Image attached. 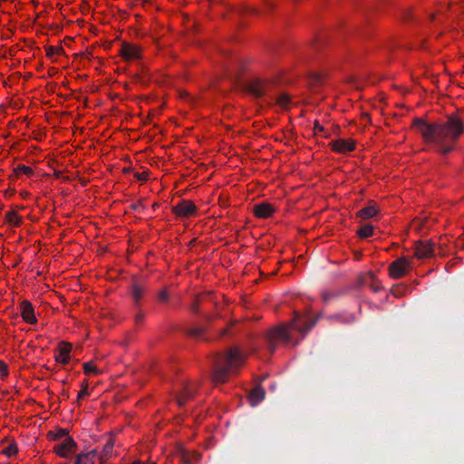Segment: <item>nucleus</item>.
<instances>
[{
    "label": "nucleus",
    "mask_w": 464,
    "mask_h": 464,
    "mask_svg": "<svg viewBox=\"0 0 464 464\" xmlns=\"http://www.w3.org/2000/svg\"><path fill=\"white\" fill-rule=\"evenodd\" d=\"M413 125L422 135L426 142L438 145L439 152L447 155L453 150L455 141L464 132L463 121L457 116L450 115L443 123H428L420 118L413 121Z\"/></svg>",
    "instance_id": "f257e3e1"
},
{
    "label": "nucleus",
    "mask_w": 464,
    "mask_h": 464,
    "mask_svg": "<svg viewBox=\"0 0 464 464\" xmlns=\"http://www.w3.org/2000/svg\"><path fill=\"white\" fill-rule=\"evenodd\" d=\"M320 317L321 314H318L316 317L307 318L305 321L301 322V315L295 312V316L291 322L288 324H281L274 328H271L266 336L269 352L271 353H275L278 341H281L285 344L291 343L294 346L297 345L298 342H293L290 331L294 330L299 333L302 338H304L307 333L315 326Z\"/></svg>",
    "instance_id": "f03ea898"
},
{
    "label": "nucleus",
    "mask_w": 464,
    "mask_h": 464,
    "mask_svg": "<svg viewBox=\"0 0 464 464\" xmlns=\"http://www.w3.org/2000/svg\"><path fill=\"white\" fill-rule=\"evenodd\" d=\"M211 361L212 381L224 383L244 363L245 356L237 348H228L224 353L215 354Z\"/></svg>",
    "instance_id": "7ed1b4c3"
},
{
    "label": "nucleus",
    "mask_w": 464,
    "mask_h": 464,
    "mask_svg": "<svg viewBox=\"0 0 464 464\" xmlns=\"http://www.w3.org/2000/svg\"><path fill=\"white\" fill-rule=\"evenodd\" d=\"M274 85V82L270 80L256 78L246 82L245 90L256 99L266 97L267 103H275L282 109H288L291 103V97L287 93L272 94Z\"/></svg>",
    "instance_id": "20e7f679"
},
{
    "label": "nucleus",
    "mask_w": 464,
    "mask_h": 464,
    "mask_svg": "<svg viewBox=\"0 0 464 464\" xmlns=\"http://www.w3.org/2000/svg\"><path fill=\"white\" fill-rule=\"evenodd\" d=\"M409 267L410 261L405 257H400L390 264V276L394 279L401 278L406 274V271Z\"/></svg>",
    "instance_id": "39448f33"
},
{
    "label": "nucleus",
    "mask_w": 464,
    "mask_h": 464,
    "mask_svg": "<svg viewBox=\"0 0 464 464\" xmlns=\"http://www.w3.org/2000/svg\"><path fill=\"white\" fill-rule=\"evenodd\" d=\"M172 211L180 218H188L196 213L197 207L189 200H181L172 207Z\"/></svg>",
    "instance_id": "423d86ee"
},
{
    "label": "nucleus",
    "mask_w": 464,
    "mask_h": 464,
    "mask_svg": "<svg viewBox=\"0 0 464 464\" xmlns=\"http://www.w3.org/2000/svg\"><path fill=\"white\" fill-rule=\"evenodd\" d=\"M198 385L196 383L184 382L182 391L177 396V403L179 407H183L185 403L191 400L197 391Z\"/></svg>",
    "instance_id": "0eeeda50"
},
{
    "label": "nucleus",
    "mask_w": 464,
    "mask_h": 464,
    "mask_svg": "<svg viewBox=\"0 0 464 464\" xmlns=\"http://www.w3.org/2000/svg\"><path fill=\"white\" fill-rule=\"evenodd\" d=\"M76 446L77 444L72 437H66L61 443L53 447V451L62 458H67Z\"/></svg>",
    "instance_id": "6e6552de"
},
{
    "label": "nucleus",
    "mask_w": 464,
    "mask_h": 464,
    "mask_svg": "<svg viewBox=\"0 0 464 464\" xmlns=\"http://www.w3.org/2000/svg\"><path fill=\"white\" fill-rule=\"evenodd\" d=\"M434 255L433 244L430 240L420 241L415 246V256L419 258H427Z\"/></svg>",
    "instance_id": "1a4fd4ad"
},
{
    "label": "nucleus",
    "mask_w": 464,
    "mask_h": 464,
    "mask_svg": "<svg viewBox=\"0 0 464 464\" xmlns=\"http://www.w3.org/2000/svg\"><path fill=\"white\" fill-rule=\"evenodd\" d=\"M333 150L338 153H346L355 149V143L350 140L338 139L330 143Z\"/></svg>",
    "instance_id": "9d476101"
},
{
    "label": "nucleus",
    "mask_w": 464,
    "mask_h": 464,
    "mask_svg": "<svg viewBox=\"0 0 464 464\" xmlns=\"http://www.w3.org/2000/svg\"><path fill=\"white\" fill-rule=\"evenodd\" d=\"M146 292V286L137 281H134L130 286V295L133 300L134 305L136 307L140 306V302L144 296Z\"/></svg>",
    "instance_id": "9b49d317"
},
{
    "label": "nucleus",
    "mask_w": 464,
    "mask_h": 464,
    "mask_svg": "<svg viewBox=\"0 0 464 464\" xmlns=\"http://www.w3.org/2000/svg\"><path fill=\"white\" fill-rule=\"evenodd\" d=\"M20 308L21 315L26 323L33 324L37 322L34 307L29 301L24 300L20 304Z\"/></svg>",
    "instance_id": "f8f14e48"
},
{
    "label": "nucleus",
    "mask_w": 464,
    "mask_h": 464,
    "mask_svg": "<svg viewBox=\"0 0 464 464\" xmlns=\"http://www.w3.org/2000/svg\"><path fill=\"white\" fill-rule=\"evenodd\" d=\"M59 353L55 355V361L63 365L69 363L72 345L66 342H61L58 345Z\"/></svg>",
    "instance_id": "ddd939ff"
},
{
    "label": "nucleus",
    "mask_w": 464,
    "mask_h": 464,
    "mask_svg": "<svg viewBox=\"0 0 464 464\" xmlns=\"http://www.w3.org/2000/svg\"><path fill=\"white\" fill-rule=\"evenodd\" d=\"M253 211L256 217L259 218H267L273 215L275 208L267 202H261L254 206Z\"/></svg>",
    "instance_id": "4468645a"
},
{
    "label": "nucleus",
    "mask_w": 464,
    "mask_h": 464,
    "mask_svg": "<svg viewBox=\"0 0 464 464\" xmlns=\"http://www.w3.org/2000/svg\"><path fill=\"white\" fill-rule=\"evenodd\" d=\"M121 54L126 60L138 59L140 55V50L137 45L123 44L121 48Z\"/></svg>",
    "instance_id": "2eb2a0df"
},
{
    "label": "nucleus",
    "mask_w": 464,
    "mask_h": 464,
    "mask_svg": "<svg viewBox=\"0 0 464 464\" xmlns=\"http://www.w3.org/2000/svg\"><path fill=\"white\" fill-rule=\"evenodd\" d=\"M179 458L184 464H194L200 459V454L198 452H190L186 450H180Z\"/></svg>",
    "instance_id": "dca6fc26"
},
{
    "label": "nucleus",
    "mask_w": 464,
    "mask_h": 464,
    "mask_svg": "<svg viewBox=\"0 0 464 464\" xmlns=\"http://www.w3.org/2000/svg\"><path fill=\"white\" fill-rule=\"evenodd\" d=\"M96 450H90L86 453H80L76 457L74 464H94Z\"/></svg>",
    "instance_id": "f3484780"
},
{
    "label": "nucleus",
    "mask_w": 464,
    "mask_h": 464,
    "mask_svg": "<svg viewBox=\"0 0 464 464\" xmlns=\"http://www.w3.org/2000/svg\"><path fill=\"white\" fill-rule=\"evenodd\" d=\"M265 391L261 387H255L250 394H249V400L252 406H256L260 401H262L265 399Z\"/></svg>",
    "instance_id": "a211bd4d"
},
{
    "label": "nucleus",
    "mask_w": 464,
    "mask_h": 464,
    "mask_svg": "<svg viewBox=\"0 0 464 464\" xmlns=\"http://www.w3.org/2000/svg\"><path fill=\"white\" fill-rule=\"evenodd\" d=\"M378 213L375 205L367 206L357 212V217L362 219H369L373 218Z\"/></svg>",
    "instance_id": "6ab92c4d"
},
{
    "label": "nucleus",
    "mask_w": 464,
    "mask_h": 464,
    "mask_svg": "<svg viewBox=\"0 0 464 464\" xmlns=\"http://www.w3.org/2000/svg\"><path fill=\"white\" fill-rule=\"evenodd\" d=\"M328 320L341 324H351L354 321V316L350 314H335L329 316Z\"/></svg>",
    "instance_id": "aec40b11"
},
{
    "label": "nucleus",
    "mask_w": 464,
    "mask_h": 464,
    "mask_svg": "<svg viewBox=\"0 0 464 464\" xmlns=\"http://www.w3.org/2000/svg\"><path fill=\"white\" fill-rule=\"evenodd\" d=\"M373 231H374V227L372 224L367 223V224L362 226L357 230V235L360 238L365 239V238H368V237L373 236Z\"/></svg>",
    "instance_id": "412c9836"
},
{
    "label": "nucleus",
    "mask_w": 464,
    "mask_h": 464,
    "mask_svg": "<svg viewBox=\"0 0 464 464\" xmlns=\"http://www.w3.org/2000/svg\"><path fill=\"white\" fill-rule=\"evenodd\" d=\"M5 219L8 223L15 227H19L22 223V218L15 211L6 212Z\"/></svg>",
    "instance_id": "4be33fe9"
},
{
    "label": "nucleus",
    "mask_w": 464,
    "mask_h": 464,
    "mask_svg": "<svg viewBox=\"0 0 464 464\" xmlns=\"http://www.w3.org/2000/svg\"><path fill=\"white\" fill-rule=\"evenodd\" d=\"M205 333V328L203 327H193L185 330V334L188 336L195 339H202Z\"/></svg>",
    "instance_id": "5701e85b"
},
{
    "label": "nucleus",
    "mask_w": 464,
    "mask_h": 464,
    "mask_svg": "<svg viewBox=\"0 0 464 464\" xmlns=\"http://www.w3.org/2000/svg\"><path fill=\"white\" fill-rule=\"evenodd\" d=\"M49 435L52 437V439L53 440H57V441L60 440H63L66 437H69L68 430L66 429H59L54 432L50 431Z\"/></svg>",
    "instance_id": "b1692460"
},
{
    "label": "nucleus",
    "mask_w": 464,
    "mask_h": 464,
    "mask_svg": "<svg viewBox=\"0 0 464 464\" xmlns=\"http://www.w3.org/2000/svg\"><path fill=\"white\" fill-rule=\"evenodd\" d=\"M83 372L85 374H99L101 371L92 363L87 362L83 363Z\"/></svg>",
    "instance_id": "393cba45"
},
{
    "label": "nucleus",
    "mask_w": 464,
    "mask_h": 464,
    "mask_svg": "<svg viewBox=\"0 0 464 464\" xmlns=\"http://www.w3.org/2000/svg\"><path fill=\"white\" fill-rule=\"evenodd\" d=\"M14 172L16 175L24 174V175L30 176L33 173V169L28 166L19 164L14 169Z\"/></svg>",
    "instance_id": "a878e982"
},
{
    "label": "nucleus",
    "mask_w": 464,
    "mask_h": 464,
    "mask_svg": "<svg viewBox=\"0 0 464 464\" xmlns=\"http://www.w3.org/2000/svg\"><path fill=\"white\" fill-rule=\"evenodd\" d=\"M4 454L7 455L8 457L14 456L18 452V449L15 443H11L2 451Z\"/></svg>",
    "instance_id": "bb28decb"
},
{
    "label": "nucleus",
    "mask_w": 464,
    "mask_h": 464,
    "mask_svg": "<svg viewBox=\"0 0 464 464\" xmlns=\"http://www.w3.org/2000/svg\"><path fill=\"white\" fill-rule=\"evenodd\" d=\"M89 395V391H88V382L87 381L85 380L82 383V389L81 391L79 392L78 393V396H77V400L78 401L82 399L84 396H87Z\"/></svg>",
    "instance_id": "cd10ccee"
},
{
    "label": "nucleus",
    "mask_w": 464,
    "mask_h": 464,
    "mask_svg": "<svg viewBox=\"0 0 464 464\" xmlns=\"http://www.w3.org/2000/svg\"><path fill=\"white\" fill-rule=\"evenodd\" d=\"M63 52L62 47L48 46L46 48V55L51 57L53 54H60Z\"/></svg>",
    "instance_id": "c85d7f7f"
},
{
    "label": "nucleus",
    "mask_w": 464,
    "mask_h": 464,
    "mask_svg": "<svg viewBox=\"0 0 464 464\" xmlns=\"http://www.w3.org/2000/svg\"><path fill=\"white\" fill-rule=\"evenodd\" d=\"M310 82L313 85H320L323 82L322 75L318 72H314L310 76Z\"/></svg>",
    "instance_id": "c756f323"
},
{
    "label": "nucleus",
    "mask_w": 464,
    "mask_h": 464,
    "mask_svg": "<svg viewBox=\"0 0 464 464\" xmlns=\"http://www.w3.org/2000/svg\"><path fill=\"white\" fill-rule=\"evenodd\" d=\"M314 130H315V134L320 133L324 138H328V136H329L327 133H325L324 128L322 125H320L318 121L314 122Z\"/></svg>",
    "instance_id": "7c9ffc66"
},
{
    "label": "nucleus",
    "mask_w": 464,
    "mask_h": 464,
    "mask_svg": "<svg viewBox=\"0 0 464 464\" xmlns=\"http://www.w3.org/2000/svg\"><path fill=\"white\" fill-rule=\"evenodd\" d=\"M113 446L114 442L111 440H108L103 449V453L106 457L111 452Z\"/></svg>",
    "instance_id": "2f4dec72"
},
{
    "label": "nucleus",
    "mask_w": 464,
    "mask_h": 464,
    "mask_svg": "<svg viewBox=\"0 0 464 464\" xmlns=\"http://www.w3.org/2000/svg\"><path fill=\"white\" fill-rule=\"evenodd\" d=\"M367 276L372 280V284L371 285V288L373 292H378L380 289V286L374 284V281L376 280L375 276L372 272H369Z\"/></svg>",
    "instance_id": "473e14b6"
},
{
    "label": "nucleus",
    "mask_w": 464,
    "mask_h": 464,
    "mask_svg": "<svg viewBox=\"0 0 464 464\" xmlns=\"http://www.w3.org/2000/svg\"><path fill=\"white\" fill-rule=\"evenodd\" d=\"M200 305V301H199V297H197L195 298V300L193 301L191 306H190V310L195 313V314H198V307Z\"/></svg>",
    "instance_id": "72a5a7b5"
},
{
    "label": "nucleus",
    "mask_w": 464,
    "mask_h": 464,
    "mask_svg": "<svg viewBox=\"0 0 464 464\" xmlns=\"http://www.w3.org/2000/svg\"><path fill=\"white\" fill-rule=\"evenodd\" d=\"M158 298L160 302H167L169 299V294L166 290H161L159 295Z\"/></svg>",
    "instance_id": "f704fd0d"
},
{
    "label": "nucleus",
    "mask_w": 464,
    "mask_h": 464,
    "mask_svg": "<svg viewBox=\"0 0 464 464\" xmlns=\"http://www.w3.org/2000/svg\"><path fill=\"white\" fill-rule=\"evenodd\" d=\"M0 372L3 374V376H7L8 373H9L8 372V366L3 361H0Z\"/></svg>",
    "instance_id": "c9c22d12"
},
{
    "label": "nucleus",
    "mask_w": 464,
    "mask_h": 464,
    "mask_svg": "<svg viewBox=\"0 0 464 464\" xmlns=\"http://www.w3.org/2000/svg\"><path fill=\"white\" fill-rule=\"evenodd\" d=\"M144 319V314L142 312H138L136 314H135V317H134V320H135V323L138 324L140 323H141Z\"/></svg>",
    "instance_id": "e433bc0d"
},
{
    "label": "nucleus",
    "mask_w": 464,
    "mask_h": 464,
    "mask_svg": "<svg viewBox=\"0 0 464 464\" xmlns=\"http://www.w3.org/2000/svg\"><path fill=\"white\" fill-rule=\"evenodd\" d=\"M334 296H335L334 294H331L329 292H324L323 295H322V297H323V300L324 302H328L329 300H331Z\"/></svg>",
    "instance_id": "4c0bfd02"
},
{
    "label": "nucleus",
    "mask_w": 464,
    "mask_h": 464,
    "mask_svg": "<svg viewBox=\"0 0 464 464\" xmlns=\"http://www.w3.org/2000/svg\"><path fill=\"white\" fill-rule=\"evenodd\" d=\"M135 177L139 179V180H146L148 179V173L143 171L141 173H136L135 174Z\"/></svg>",
    "instance_id": "58836bf2"
},
{
    "label": "nucleus",
    "mask_w": 464,
    "mask_h": 464,
    "mask_svg": "<svg viewBox=\"0 0 464 464\" xmlns=\"http://www.w3.org/2000/svg\"><path fill=\"white\" fill-rule=\"evenodd\" d=\"M228 329L225 328L220 332V336H225L227 334Z\"/></svg>",
    "instance_id": "ea45409f"
},
{
    "label": "nucleus",
    "mask_w": 464,
    "mask_h": 464,
    "mask_svg": "<svg viewBox=\"0 0 464 464\" xmlns=\"http://www.w3.org/2000/svg\"><path fill=\"white\" fill-rule=\"evenodd\" d=\"M206 320H207L208 322H211V321L213 320V317H212L211 315H209V314H207V315H206Z\"/></svg>",
    "instance_id": "a19ab883"
},
{
    "label": "nucleus",
    "mask_w": 464,
    "mask_h": 464,
    "mask_svg": "<svg viewBox=\"0 0 464 464\" xmlns=\"http://www.w3.org/2000/svg\"><path fill=\"white\" fill-rule=\"evenodd\" d=\"M132 464H141L140 461H134Z\"/></svg>",
    "instance_id": "79ce46f5"
},
{
    "label": "nucleus",
    "mask_w": 464,
    "mask_h": 464,
    "mask_svg": "<svg viewBox=\"0 0 464 464\" xmlns=\"http://www.w3.org/2000/svg\"><path fill=\"white\" fill-rule=\"evenodd\" d=\"M150 464H156V463H155V462H152V463H150Z\"/></svg>",
    "instance_id": "37998d69"
}]
</instances>
